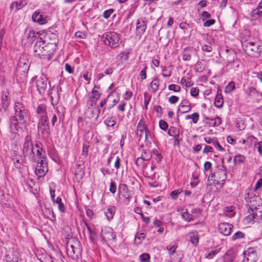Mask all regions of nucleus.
I'll return each instance as SVG.
<instances>
[{
  "label": "nucleus",
  "instance_id": "nucleus-9",
  "mask_svg": "<svg viewBox=\"0 0 262 262\" xmlns=\"http://www.w3.org/2000/svg\"><path fill=\"white\" fill-rule=\"evenodd\" d=\"M48 79L45 75L40 76L36 82L37 89L40 95H43L47 88Z\"/></svg>",
  "mask_w": 262,
  "mask_h": 262
},
{
  "label": "nucleus",
  "instance_id": "nucleus-32",
  "mask_svg": "<svg viewBox=\"0 0 262 262\" xmlns=\"http://www.w3.org/2000/svg\"><path fill=\"white\" fill-rule=\"evenodd\" d=\"M168 134L170 136L179 137L180 129L176 127L171 126L169 128Z\"/></svg>",
  "mask_w": 262,
  "mask_h": 262
},
{
  "label": "nucleus",
  "instance_id": "nucleus-44",
  "mask_svg": "<svg viewBox=\"0 0 262 262\" xmlns=\"http://www.w3.org/2000/svg\"><path fill=\"white\" fill-rule=\"evenodd\" d=\"M140 258L141 262H149L150 261V256L147 253L142 254Z\"/></svg>",
  "mask_w": 262,
  "mask_h": 262
},
{
  "label": "nucleus",
  "instance_id": "nucleus-46",
  "mask_svg": "<svg viewBox=\"0 0 262 262\" xmlns=\"http://www.w3.org/2000/svg\"><path fill=\"white\" fill-rule=\"evenodd\" d=\"M254 211L256 213L258 217H259V219L261 220L262 218V208L260 207L259 206L258 207L254 206L253 207Z\"/></svg>",
  "mask_w": 262,
  "mask_h": 262
},
{
  "label": "nucleus",
  "instance_id": "nucleus-51",
  "mask_svg": "<svg viewBox=\"0 0 262 262\" xmlns=\"http://www.w3.org/2000/svg\"><path fill=\"white\" fill-rule=\"evenodd\" d=\"M121 166V159L119 156H117L115 159L114 167L117 169L118 170Z\"/></svg>",
  "mask_w": 262,
  "mask_h": 262
},
{
  "label": "nucleus",
  "instance_id": "nucleus-3",
  "mask_svg": "<svg viewBox=\"0 0 262 262\" xmlns=\"http://www.w3.org/2000/svg\"><path fill=\"white\" fill-rule=\"evenodd\" d=\"M103 42L105 45L112 48H115L119 46L120 40V35L115 32L106 33L103 36Z\"/></svg>",
  "mask_w": 262,
  "mask_h": 262
},
{
  "label": "nucleus",
  "instance_id": "nucleus-49",
  "mask_svg": "<svg viewBox=\"0 0 262 262\" xmlns=\"http://www.w3.org/2000/svg\"><path fill=\"white\" fill-rule=\"evenodd\" d=\"M255 148L257 149L258 152L260 155H262V142L261 141H257L254 145Z\"/></svg>",
  "mask_w": 262,
  "mask_h": 262
},
{
  "label": "nucleus",
  "instance_id": "nucleus-12",
  "mask_svg": "<svg viewBox=\"0 0 262 262\" xmlns=\"http://www.w3.org/2000/svg\"><path fill=\"white\" fill-rule=\"evenodd\" d=\"M33 21L38 23L39 25H44L48 23L50 18L49 16H44L40 12L36 11L32 16Z\"/></svg>",
  "mask_w": 262,
  "mask_h": 262
},
{
  "label": "nucleus",
  "instance_id": "nucleus-31",
  "mask_svg": "<svg viewBox=\"0 0 262 262\" xmlns=\"http://www.w3.org/2000/svg\"><path fill=\"white\" fill-rule=\"evenodd\" d=\"M115 210V207L114 206L107 208V211L105 212V214L108 220H112L113 218Z\"/></svg>",
  "mask_w": 262,
  "mask_h": 262
},
{
  "label": "nucleus",
  "instance_id": "nucleus-35",
  "mask_svg": "<svg viewBox=\"0 0 262 262\" xmlns=\"http://www.w3.org/2000/svg\"><path fill=\"white\" fill-rule=\"evenodd\" d=\"M182 216L184 220L187 222H190L194 219V216L189 213L187 211L184 212L182 214Z\"/></svg>",
  "mask_w": 262,
  "mask_h": 262
},
{
  "label": "nucleus",
  "instance_id": "nucleus-17",
  "mask_svg": "<svg viewBox=\"0 0 262 262\" xmlns=\"http://www.w3.org/2000/svg\"><path fill=\"white\" fill-rule=\"evenodd\" d=\"M96 88H98V87L95 86V87L93 89L92 92V95L89 101V104L90 106L91 107H93V106L96 105L97 100L100 98L101 95V94L99 91L96 90Z\"/></svg>",
  "mask_w": 262,
  "mask_h": 262
},
{
  "label": "nucleus",
  "instance_id": "nucleus-42",
  "mask_svg": "<svg viewBox=\"0 0 262 262\" xmlns=\"http://www.w3.org/2000/svg\"><path fill=\"white\" fill-rule=\"evenodd\" d=\"M168 90L174 92H179L181 90V87L179 85L171 84L168 86Z\"/></svg>",
  "mask_w": 262,
  "mask_h": 262
},
{
  "label": "nucleus",
  "instance_id": "nucleus-50",
  "mask_svg": "<svg viewBox=\"0 0 262 262\" xmlns=\"http://www.w3.org/2000/svg\"><path fill=\"white\" fill-rule=\"evenodd\" d=\"M257 141V139L253 136H250L247 138V142H249L251 145H254Z\"/></svg>",
  "mask_w": 262,
  "mask_h": 262
},
{
  "label": "nucleus",
  "instance_id": "nucleus-37",
  "mask_svg": "<svg viewBox=\"0 0 262 262\" xmlns=\"http://www.w3.org/2000/svg\"><path fill=\"white\" fill-rule=\"evenodd\" d=\"M144 161H148L152 158V155L150 151L144 150L141 156Z\"/></svg>",
  "mask_w": 262,
  "mask_h": 262
},
{
  "label": "nucleus",
  "instance_id": "nucleus-39",
  "mask_svg": "<svg viewBox=\"0 0 262 262\" xmlns=\"http://www.w3.org/2000/svg\"><path fill=\"white\" fill-rule=\"evenodd\" d=\"M244 236L245 234L244 233L241 231H237L232 235L231 239L232 241H235L237 239L244 238Z\"/></svg>",
  "mask_w": 262,
  "mask_h": 262
},
{
  "label": "nucleus",
  "instance_id": "nucleus-4",
  "mask_svg": "<svg viewBox=\"0 0 262 262\" xmlns=\"http://www.w3.org/2000/svg\"><path fill=\"white\" fill-rule=\"evenodd\" d=\"M80 242L76 239L69 240L67 244V252L68 255L73 259L78 258L80 254Z\"/></svg>",
  "mask_w": 262,
  "mask_h": 262
},
{
  "label": "nucleus",
  "instance_id": "nucleus-58",
  "mask_svg": "<svg viewBox=\"0 0 262 262\" xmlns=\"http://www.w3.org/2000/svg\"><path fill=\"white\" fill-rule=\"evenodd\" d=\"M179 97L176 96H172L169 98V102L171 104H175L179 101Z\"/></svg>",
  "mask_w": 262,
  "mask_h": 262
},
{
  "label": "nucleus",
  "instance_id": "nucleus-40",
  "mask_svg": "<svg viewBox=\"0 0 262 262\" xmlns=\"http://www.w3.org/2000/svg\"><path fill=\"white\" fill-rule=\"evenodd\" d=\"M223 98H215L214 101V105L217 108H221L223 105Z\"/></svg>",
  "mask_w": 262,
  "mask_h": 262
},
{
  "label": "nucleus",
  "instance_id": "nucleus-59",
  "mask_svg": "<svg viewBox=\"0 0 262 262\" xmlns=\"http://www.w3.org/2000/svg\"><path fill=\"white\" fill-rule=\"evenodd\" d=\"M133 93L131 91H126L123 95V98L126 100L130 99Z\"/></svg>",
  "mask_w": 262,
  "mask_h": 262
},
{
  "label": "nucleus",
  "instance_id": "nucleus-16",
  "mask_svg": "<svg viewBox=\"0 0 262 262\" xmlns=\"http://www.w3.org/2000/svg\"><path fill=\"white\" fill-rule=\"evenodd\" d=\"M19 121L16 116H11L9 119V127L13 133H16L21 128L19 126Z\"/></svg>",
  "mask_w": 262,
  "mask_h": 262
},
{
  "label": "nucleus",
  "instance_id": "nucleus-34",
  "mask_svg": "<svg viewBox=\"0 0 262 262\" xmlns=\"http://www.w3.org/2000/svg\"><path fill=\"white\" fill-rule=\"evenodd\" d=\"M235 89V83L233 81L230 82L226 86L225 92L226 93H230Z\"/></svg>",
  "mask_w": 262,
  "mask_h": 262
},
{
  "label": "nucleus",
  "instance_id": "nucleus-2",
  "mask_svg": "<svg viewBox=\"0 0 262 262\" xmlns=\"http://www.w3.org/2000/svg\"><path fill=\"white\" fill-rule=\"evenodd\" d=\"M15 115L19 121V123L26 126L28 110L21 102H15L14 105Z\"/></svg>",
  "mask_w": 262,
  "mask_h": 262
},
{
  "label": "nucleus",
  "instance_id": "nucleus-7",
  "mask_svg": "<svg viewBox=\"0 0 262 262\" xmlns=\"http://www.w3.org/2000/svg\"><path fill=\"white\" fill-rule=\"evenodd\" d=\"M38 129L40 131L44 138H48L51 134L48 117L39 118L37 125Z\"/></svg>",
  "mask_w": 262,
  "mask_h": 262
},
{
  "label": "nucleus",
  "instance_id": "nucleus-15",
  "mask_svg": "<svg viewBox=\"0 0 262 262\" xmlns=\"http://www.w3.org/2000/svg\"><path fill=\"white\" fill-rule=\"evenodd\" d=\"M233 226L232 225L227 223H222L219 224L218 230L224 235H229L232 230Z\"/></svg>",
  "mask_w": 262,
  "mask_h": 262
},
{
  "label": "nucleus",
  "instance_id": "nucleus-41",
  "mask_svg": "<svg viewBox=\"0 0 262 262\" xmlns=\"http://www.w3.org/2000/svg\"><path fill=\"white\" fill-rule=\"evenodd\" d=\"M245 156L241 155H236L234 158V162L238 163L239 164L243 163L245 161Z\"/></svg>",
  "mask_w": 262,
  "mask_h": 262
},
{
  "label": "nucleus",
  "instance_id": "nucleus-54",
  "mask_svg": "<svg viewBox=\"0 0 262 262\" xmlns=\"http://www.w3.org/2000/svg\"><path fill=\"white\" fill-rule=\"evenodd\" d=\"M253 253H256V249L254 247H250L247 249V250L245 251L244 254H250Z\"/></svg>",
  "mask_w": 262,
  "mask_h": 262
},
{
  "label": "nucleus",
  "instance_id": "nucleus-36",
  "mask_svg": "<svg viewBox=\"0 0 262 262\" xmlns=\"http://www.w3.org/2000/svg\"><path fill=\"white\" fill-rule=\"evenodd\" d=\"M199 118V114L198 113H194L191 115H187L186 119H191L194 123H196Z\"/></svg>",
  "mask_w": 262,
  "mask_h": 262
},
{
  "label": "nucleus",
  "instance_id": "nucleus-25",
  "mask_svg": "<svg viewBox=\"0 0 262 262\" xmlns=\"http://www.w3.org/2000/svg\"><path fill=\"white\" fill-rule=\"evenodd\" d=\"M179 107H181L183 109L182 113L188 112L191 110L190 103L188 100L184 99L182 101Z\"/></svg>",
  "mask_w": 262,
  "mask_h": 262
},
{
  "label": "nucleus",
  "instance_id": "nucleus-33",
  "mask_svg": "<svg viewBox=\"0 0 262 262\" xmlns=\"http://www.w3.org/2000/svg\"><path fill=\"white\" fill-rule=\"evenodd\" d=\"M159 80L157 78H155L151 82L150 86L152 89V93H155L159 89Z\"/></svg>",
  "mask_w": 262,
  "mask_h": 262
},
{
  "label": "nucleus",
  "instance_id": "nucleus-38",
  "mask_svg": "<svg viewBox=\"0 0 262 262\" xmlns=\"http://www.w3.org/2000/svg\"><path fill=\"white\" fill-rule=\"evenodd\" d=\"M145 137V141L147 145L151 144V141L149 140V138L151 139V135L150 131L148 129H145V133L144 134Z\"/></svg>",
  "mask_w": 262,
  "mask_h": 262
},
{
  "label": "nucleus",
  "instance_id": "nucleus-28",
  "mask_svg": "<svg viewBox=\"0 0 262 262\" xmlns=\"http://www.w3.org/2000/svg\"><path fill=\"white\" fill-rule=\"evenodd\" d=\"M48 171V167H43L42 166H36L35 168V173L39 177H41L45 175Z\"/></svg>",
  "mask_w": 262,
  "mask_h": 262
},
{
  "label": "nucleus",
  "instance_id": "nucleus-57",
  "mask_svg": "<svg viewBox=\"0 0 262 262\" xmlns=\"http://www.w3.org/2000/svg\"><path fill=\"white\" fill-rule=\"evenodd\" d=\"M199 92V90L198 88H192L190 90V94L193 97H196Z\"/></svg>",
  "mask_w": 262,
  "mask_h": 262
},
{
  "label": "nucleus",
  "instance_id": "nucleus-10",
  "mask_svg": "<svg viewBox=\"0 0 262 262\" xmlns=\"http://www.w3.org/2000/svg\"><path fill=\"white\" fill-rule=\"evenodd\" d=\"M116 235L113 232V230L110 227H105L101 230V238L104 242L107 240L108 241H115Z\"/></svg>",
  "mask_w": 262,
  "mask_h": 262
},
{
  "label": "nucleus",
  "instance_id": "nucleus-48",
  "mask_svg": "<svg viewBox=\"0 0 262 262\" xmlns=\"http://www.w3.org/2000/svg\"><path fill=\"white\" fill-rule=\"evenodd\" d=\"M152 152L153 154L157 157V158H156V161L158 163H160L162 159V156L161 155V154L156 149H153Z\"/></svg>",
  "mask_w": 262,
  "mask_h": 262
},
{
  "label": "nucleus",
  "instance_id": "nucleus-56",
  "mask_svg": "<svg viewBox=\"0 0 262 262\" xmlns=\"http://www.w3.org/2000/svg\"><path fill=\"white\" fill-rule=\"evenodd\" d=\"M146 70L147 66H145L144 68L140 72V76L141 80H144L146 78Z\"/></svg>",
  "mask_w": 262,
  "mask_h": 262
},
{
  "label": "nucleus",
  "instance_id": "nucleus-6",
  "mask_svg": "<svg viewBox=\"0 0 262 262\" xmlns=\"http://www.w3.org/2000/svg\"><path fill=\"white\" fill-rule=\"evenodd\" d=\"M23 154L24 158L26 157L29 158L34 157V153L32 137L30 135L27 136L25 139L23 148Z\"/></svg>",
  "mask_w": 262,
  "mask_h": 262
},
{
  "label": "nucleus",
  "instance_id": "nucleus-63",
  "mask_svg": "<svg viewBox=\"0 0 262 262\" xmlns=\"http://www.w3.org/2000/svg\"><path fill=\"white\" fill-rule=\"evenodd\" d=\"M116 186L114 182H111L110 186V191L111 192L114 193L116 191Z\"/></svg>",
  "mask_w": 262,
  "mask_h": 262
},
{
  "label": "nucleus",
  "instance_id": "nucleus-19",
  "mask_svg": "<svg viewBox=\"0 0 262 262\" xmlns=\"http://www.w3.org/2000/svg\"><path fill=\"white\" fill-rule=\"evenodd\" d=\"M9 105V101L8 100V95L5 93L2 97L1 104L0 106V111L5 112Z\"/></svg>",
  "mask_w": 262,
  "mask_h": 262
},
{
  "label": "nucleus",
  "instance_id": "nucleus-14",
  "mask_svg": "<svg viewBox=\"0 0 262 262\" xmlns=\"http://www.w3.org/2000/svg\"><path fill=\"white\" fill-rule=\"evenodd\" d=\"M118 192L121 194L127 202H130L132 198V194L129 191L127 185L125 184H120L118 188Z\"/></svg>",
  "mask_w": 262,
  "mask_h": 262
},
{
  "label": "nucleus",
  "instance_id": "nucleus-8",
  "mask_svg": "<svg viewBox=\"0 0 262 262\" xmlns=\"http://www.w3.org/2000/svg\"><path fill=\"white\" fill-rule=\"evenodd\" d=\"M216 180H214L213 185L215 186L216 185H220V188L222 187L224 185L225 182L227 178L226 170L224 165L221 168H219L216 171Z\"/></svg>",
  "mask_w": 262,
  "mask_h": 262
},
{
  "label": "nucleus",
  "instance_id": "nucleus-27",
  "mask_svg": "<svg viewBox=\"0 0 262 262\" xmlns=\"http://www.w3.org/2000/svg\"><path fill=\"white\" fill-rule=\"evenodd\" d=\"M192 51L191 48H186L182 53V58L185 61H189L191 59Z\"/></svg>",
  "mask_w": 262,
  "mask_h": 262
},
{
  "label": "nucleus",
  "instance_id": "nucleus-13",
  "mask_svg": "<svg viewBox=\"0 0 262 262\" xmlns=\"http://www.w3.org/2000/svg\"><path fill=\"white\" fill-rule=\"evenodd\" d=\"M147 21L145 18L139 19L136 23V34L141 36L146 29Z\"/></svg>",
  "mask_w": 262,
  "mask_h": 262
},
{
  "label": "nucleus",
  "instance_id": "nucleus-18",
  "mask_svg": "<svg viewBox=\"0 0 262 262\" xmlns=\"http://www.w3.org/2000/svg\"><path fill=\"white\" fill-rule=\"evenodd\" d=\"M204 121L205 123L208 124L209 126L215 127L218 126L221 124L222 120L219 117H216L214 118L205 117Z\"/></svg>",
  "mask_w": 262,
  "mask_h": 262
},
{
  "label": "nucleus",
  "instance_id": "nucleus-62",
  "mask_svg": "<svg viewBox=\"0 0 262 262\" xmlns=\"http://www.w3.org/2000/svg\"><path fill=\"white\" fill-rule=\"evenodd\" d=\"M49 215L48 218L52 222L56 220V216L53 210H48Z\"/></svg>",
  "mask_w": 262,
  "mask_h": 262
},
{
  "label": "nucleus",
  "instance_id": "nucleus-30",
  "mask_svg": "<svg viewBox=\"0 0 262 262\" xmlns=\"http://www.w3.org/2000/svg\"><path fill=\"white\" fill-rule=\"evenodd\" d=\"M86 226L90 234V239L92 243L94 244L95 243V239L97 237L96 233L95 230L91 229L88 224H86Z\"/></svg>",
  "mask_w": 262,
  "mask_h": 262
},
{
  "label": "nucleus",
  "instance_id": "nucleus-23",
  "mask_svg": "<svg viewBox=\"0 0 262 262\" xmlns=\"http://www.w3.org/2000/svg\"><path fill=\"white\" fill-rule=\"evenodd\" d=\"M187 239L195 246L199 242V235L197 232H191L187 235Z\"/></svg>",
  "mask_w": 262,
  "mask_h": 262
},
{
  "label": "nucleus",
  "instance_id": "nucleus-24",
  "mask_svg": "<svg viewBox=\"0 0 262 262\" xmlns=\"http://www.w3.org/2000/svg\"><path fill=\"white\" fill-rule=\"evenodd\" d=\"M250 16L253 19H257L262 17V7L258 5L257 8L251 12Z\"/></svg>",
  "mask_w": 262,
  "mask_h": 262
},
{
  "label": "nucleus",
  "instance_id": "nucleus-20",
  "mask_svg": "<svg viewBox=\"0 0 262 262\" xmlns=\"http://www.w3.org/2000/svg\"><path fill=\"white\" fill-rule=\"evenodd\" d=\"M36 113L39 115V118L48 117L47 112V106L45 104H40L37 106Z\"/></svg>",
  "mask_w": 262,
  "mask_h": 262
},
{
  "label": "nucleus",
  "instance_id": "nucleus-29",
  "mask_svg": "<svg viewBox=\"0 0 262 262\" xmlns=\"http://www.w3.org/2000/svg\"><path fill=\"white\" fill-rule=\"evenodd\" d=\"M244 262H255L257 260V254L253 253L250 254H244Z\"/></svg>",
  "mask_w": 262,
  "mask_h": 262
},
{
  "label": "nucleus",
  "instance_id": "nucleus-64",
  "mask_svg": "<svg viewBox=\"0 0 262 262\" xmlns=\"http://www.w3.org/2000/svg\"><path fill=\"white\" fill-rule=\"evenodd\" d=\"M218 251L217 250H212L210 251L208 255L206 256V258L208 259L212 258L217 253Z\"/></svg>",
  "mask_w": 262,
  "mask_h": 262
},
{
  "label": "nucleus",
  "instance_id": "nucleus-55",
  "mask_svg": "<svg viewBox=\"0 0 262 262\" xmlns=\"http://www.w3.org/2000/svg\"><path fill=\"white\" fill-rule=\"evenodd\" d=\"M192 179H193V181L191 182L190 184L192 187H194L199 183V178L196 176L192 175Z\"/></svg>",
  "mask_w": 262,
  "mask_h": 262
},
{
  "label": "nucleus",
  "instance_id": "nucleus-22",
  "mask_svg": "<svg viewBox=\"0 0 262 262\" xmlns=\"http://www.w3.org/2000/svg\"><path fill=\"white\" fill-rule=\"evenodd\" d=\"M145 129H147V128L145 127L144 123L142 120H141L137 125L136 133L138 138H139V140H141V137L144 136Z\"/></svg>",
  "mask_w": 262,
  "mask_h": 262
},
{
  "label": "nucleus",
  "instance_id": "nucleus-21",
  "mask_svg": "<svg viewBox=\"0 0 262 262\" xmlns=\"http://www.w3.org/2000/svg\"><path fill=\"white\" fill-rule=\"evenodd\" d=\"M253 207V205H250V209L249 210V212L250 214L245 217V220L247 221L249 220L248 222H250L251 221H257L260 220L256 213L254 211Z\"/></svg>",
  "mask_w": 262,
  "mask_h": 262
},
{
  "label": "nucleus",
  "instance_id": "nucleus-60",
  "mask_svg": "<svg viewBox=\"0 0 262 262\" xmlns=\"http://www.w3.org/2000/svg\"><path fill=\"white\" fill-rule=\"evenodd\" d=\"M75 36L79 38L84 39L86 35L85 34L81 31H77L75 33Z\"/></svg>",
  "mask_w": 262,
  "mask_h": 262
},
{
  "label": "nucleus",
  "instance_id": "nucleus-26",
  "mask_svg": "<svg viewBox=\"0 0 262 262\" xmlns=\"http://www.w3.org/2000/svg\"><path fill=\"white\" fill-rule=\"evenodd\" d=\"M88 110L90 111L89 118L91 119L94 118L95 121H97L100 112V110L99 108V106L97 107L95 110L91 108L90 106H89Z\"/></svg>",
  "mask_w": 262,
  "mask_h": 262
},
{
  "label": "nucleus",
  "instance_id": "nucleus-53",
  "mask_svg": "<svg viewBox=\"0 0 262 262\" xmlns=\"http://www.w3.org/2000/svg\"><path fill=\"white\" fill-rule=\"evenodd\" d=\"M15 9V11L20 9V7H18V2H13L10 6V9L12 11Z\"/></svg>",
  "mask_w": 262,
  "mask_h": 262
},
{
  "label": "nucleus",
  "instance_id": "nucleus-52",
  "mask_svg": "<svg viewBox=\"0 0 262 262\" xmlns=\"http://www.w3.org/2000/svg\"><path fill=\"white\" fill-rule=\"evenodd\" d=\"M114 10L113 9H110L107 10H105L103 13V17L104 18L107 19L110 17L111 15L114 12Z\"/></svg>",
  "mask_w": 262,
  "mask_h": 262
},
{
  "label": "nucleus",
  "instance_id": "nucleus-47",
  "mask_svg": "<svg viewBox=\"0 0 262 262\" xmlns=\"http://www.w3.org/2000/svg\"><path fill=\"white\" fill-rule=\"evenodd\" d=\"M159 126L162 130H166L168 127V125L164 120H161L159 121Z\"/></svg>",
  "mask_w": 262,
  "mask_h": 262
},
{
  "label": "nucleus",
  "instance_id": "nucleus-5",
  "mask_svg": "<svg viewBox=\"0 0 262 262\" xmlns=\"http://www.w3.org/2000/svg\"><path fill=\"white\" fill-rule=\"evenodd\" d=\"M245 50L249 56L258 58L262 51V46L254 42H248L245 45Z\"/></svg>",
  "mask_w": 262,
  "mask_h": 262
},
{
  "label": "nucleus",
  "instance_id": "nucleus-61",
  "mask_svg": "<svg viewBox=\"0 0 262 262\" xmlns=\"http://www.w3.org/2000/svg\"><path fill=\"white\" fill-rule=\"evenodd\" d=\"M202 49L203 51L207 52H210L212 50V48L211 46L207 45H203L202 46Z\"/></svg>",
  "mask_w": 262,
  "mask_h": 262
},
{
  "label": "nucleus",
  "instance_id": "nucleus-11",
  "mask_svg": "<svg viewBox=\"0 0 262 262\" xmlns=\"http://www.w3.org/2000/svg\"><path fill=\"white\" fill-rule=\"evenodd\" d=\"M30 66L29 61L26 58H20L17 63V70L20 73L26 75L29 70Z\"/></svg>",
  "mask_w": 262,
  "mask_h": 262
},
{
  "label": "nucleus",
  "instance_id": "nucleus-45",
  "mask_svg": "<svg viewBox=\"0 0 262 262\" xmlns=\"http://www.w3.org/2000/svg\"><path fill=\"white\" fill-rule=\"evenodd\" d=\"M105 124L109 127H114L116 124V121L112 118H107L104 121Z\"/></svg>",
  "mask_w": 262,
  "mask_h": 262
},
{
  "label": "nucleus",
  "instance_id": "nucleus-43",
  "mask_svg": "<svg viewBox=\"0 0 262 262\" xmlns=\"http://www.w3.org/2000/svg\"><path fill=\"white\" fill-rule=\"evenodd\" d=\"M182 191V190L181 189L173 190L170 192V195L173 200H175L177 199L178 195L180 194Z\"/></svg>",
  "mask_w": 262,
  "mask_h": 262
},
{
  "label": "nucleus",
  "instance_id": "nucleus-1",
  "mask_svg": "<svg viewBox=\"0 0 262 262\" xmlns=\"http://www.w3.org/2000/svg\"><path fill=\"white\" fill-rule=\"evenodd\" d=\"M57 48L56 38L48 42L47 40H43L41 37H38L34 47L35 56L40 58L50 60L52 58Z\"/></svg>",
  "mask_w": 262,
  "mask_h": 262
}]
</instances>
